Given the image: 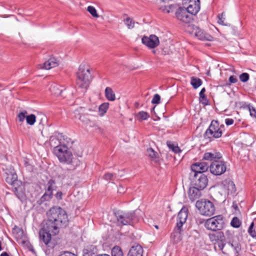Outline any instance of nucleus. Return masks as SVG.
Segmentation results:
<instances>
[{
  "mask_svg": "<svg viewBox=\"0 0 256 256\" xmlns=\"http://www.w3.org/2000/svg\"><path fill=\"white\" fill-rule=\"evenodd\" d=\"M200 102H202L204 105L208 104V100L206 96H202V97L200 98Z\"/></svg>",
  "mask_w": 256,
  "mask_h": 256,
  "instance_id": "nucleus-49",
  "label": "nucleus"
},
{
  "mask_svg": "<svg viewBox=\"0 0 256 256\" xmlns=\"http://www.w3.org/2000/svg\"><path fill=\"white\" fill-rule=\"evenodd\" d=\"M226 169L225 162L222 160H214L210 166V170L214 176L222 175L226 171Z\"/></svg>",
  "mask_w": 256,
  "mask_h": 256,
  "instance_id": "nucleus-10",
  "label": "nucleus"
},
{
  "mask_svg": "<svg viewBox=\"0 0 256 256\" xmlns=\"http://www.w3.org/2000/svg\"><path fill=\"white\" fill-rule=\"evenodd\" d=\"M2 243L1 242H0V251L2 250Z\"/></svg>",
  "mask_w": 256,
  "mask_h": 256,
  "instance_id": "nucleus-56",
  "label": "nucleus"
},
{
  "mask_svg": "<svg viewBox=\"0 0 256 256\" xmlns=\"http://www.w3.org/2000/svg\"><path fill=\"white\" fill-rule=\"evenodd\" d=\"M242 224L241 221L240 220V219L237 217H234L231 222H230V225L235 228H239Z\"/></svg>",
  "mask_w": 256,
  "mask_h": 256,
  "instance_id": "nucleus-36",
  "label": "nucleus"
},
{
  "mask_svg": "<svg viewBox=\"0 0 256 256\" xmlns=\"http://www.w3.org/2000/svg\"><path fill=\"white\" fill-rule=\"evenodd\" d=\"M225 122L227 126H230L234 124V120L232 118H226L225 120Z\"/></svg>",
  "mask_w": 256,
  "mask_h": 256,
  "instance_id": "nucleus-51",
  "label": "nucleus"
},
{
  "mask_svg": "<svg viewBox=\"0 0 256 256\" xmlns=\"http://www.w3.org/2000/svg\"><path fill=\"white\" fill-rule=\"evenodd\" d=\"M92 80V75L89 68L80 66L77 72L76 84L80 88L86 90Z\"/></svg>",
  "mask_w": 256,
  "mask_h": 256,
  "instance_id": "nucleus-4",
  "label": "nucleus"
},
{
  "mask_svg": "<svg viewBox=\"0 0 256 256\" xmlns=\"http://www.w3.org/2000/svg\"><path fill=\"white\" fill-rule=\"evenodd\" d=\"M188 216V209L185 206L182 207L179 212L177 216V222L176 226L177 229L180 228H183V225L186 223Z\"/></svg>",
  "mask_w": 256,
  "mask_h": 256,
  "instance_id": "nucleus-15",
  "label": "nucleus"
},
{
  "mask_svg": "<svg viewBox=\"0 0 256 256\" xmlns=\"http://www.w3.org/2000/svg\"><path fill=\"white\" fill-rule=\"evenodd\" d=\"M105 96L108 100L114 101L116 100L115 94L110 87H106L105 89Z\"/></svg>",
  "mask_w": 256,
  "mask_h": 256,
  "instance_id": "nucleus-27",
  "label": "nucleus"
},
{
  "mask_svg": "<svg viewBox=\"0 0 256 256\" xmlns=\"http://www.w3.org/2000/svg\"><path fill=\"white\" fill-rule=\"evenodd\" d=\"M202 82L201 79L194 76L190 78V84L194 89H196L202 84Z\"/></svg>",
  "mask_w": 256,
  "mask_h": 256,
  "instance_id": "nucleus-28",
  "label": "nucleus"
},
{
  "mask_svg": "<svg viewBox=\"0 0 256 256\" xmlns=\"http://www.w3.org/2000/svg\"><path fill=\"white\" fill-rule=\"evenodd\" d=\"M192 182L194 186L204 190L208 184V178L207 176L204 174L194 173Z\"/></svg>",
  "mask_w": 256,
  "mask_h": 256,
  "instance_id": "nucleus-11",
  "label": "nucleus"
},
{
  "mask_svg": "<svg viewBox=\"0 0 256 256\" xmlns=\"http://www.w3.org/2000/svg\"><path fill=\"white\" fill-rule=\"evenodd\" d=\"M58 64V60L54 57L50 58L47 61L45 62L42 65H40L41 68L50 70L52 68L56 67Z\"/></svg>",
  "mask_w": 256,
  "mask_h": 256,
  "instance_id": "nucleus-21",
  "label": "nucleus"
},
{
  "mask_svg": "<svg viewBox=\"0 0 256 256\" xmlns=\"http://www.w3.org/2000/svg\"><path fill=\"white\" fill-rule=\"evenodd\" d=\"M6 181L14 187V192L18 198H22L24 194V186L20 180H18V176L15 172L6 174Z\"/></svg>",
  "mask_w": 256,
  "mask_h": 256,
  "instance_id": "nucleus-5",
  "label": "nucleus"
},
{
  "mask_svg": "<svg viewBox=\"0 0 256 256\" xmlns=\"http://www.w3.org/2000/svg\"><path fill=\"white\" fill-rule=\"evenodd\" d=\"M224 127L223 124H220L218 120H212L204 134V138L206 140L208 139L210 141L212 138H220L224 130Z\"/></svg>",
  "mask_w": 256,
  "mask_h": 256,
  "instance_id": "nucleus-3",
  "label": "nucleus"
},
{
  "mask_svg": "<svg viewBox=\"0 0 256 256\" xmlns=\"http://www.w3.org/2000/svg\"><path fill=\"white\" fill-rule=\"evenodd\" d=\"M116 174L113 173L107 172L103 176V178L107 181L113 180Z\"/></svg>",
  "mask_w": 256,
  "mask_h": 256,
  "instance_id": "nucleus-43",
  "label": "nucleus"
},
{
  "mask_svg": "<svg viewBox=\"0 0 256 256\" xmlns=\"http://www.w3.org/2000/svg\"><path fill=\"white\" fill-rule=\"evenodd\" d=\"M167 144L170 149L172 150L175 153H179L181 152V150L178 146H175L170 142H167Z\"/></svg>",
  "mask_w": 256,
  "mask_h": 256,
  "instance_id": "nucleus-39",
  "label": "nucleus"
},
{
  "mask_svg": "<svg viewBox=\"0 0 256 256\" xmlns=\"http://www.w3.org/2000/svg\"><path fill=\"white\" fill-rule=\"evenodd\" d=\"M218 24H221L222 25H226L224 23V20H225L224 12H222L220 14H218Z\"/></svg>",
  "mask_w": 256,
  "mask_h": 256,
  "instance_id": "nucleus-45",
  "label": "nucleus"
},
{
  "mask_svg": "<svg viewBox=\"0 0 256 256\" xmlns=\"http://www.w3.org/2000/svg\"><path fill=\"white\" fill-rule=\"evenodd\" d=\"M249 74L246 72H244L240 76V80L244 82H246L249 80Z\"/></svg>",
  "mask_w": 256,
  "mask_h": 256,
  "instance_id": "nucleus-44",
  "label": "nucleus"
},
{
  "mask_svg": "<svg viewBox=\"0 0 256 256\" xmlns=\"http://www.w3.org/2000/svg\"><path fill=\"white\" fill-rule=\"evenodd\" d=\"M208 238L211 242L214 244H217L220 250L222 248L224 243V232L220 230H218L214 233L208 234Z\"/></svg>",
  "mask_w": 256,
  "mask_h": 256,
  "instance_id": "nucleus-12",
  "label": "nucleus"
},
{
  "mask_svg": "<svg viewBox=\"0 0 256 256\" xmlns=\"http://www.w3.org/2000/svg\"><path fill=\"white\" fill-rule=\"evenodd\" d=\"M54 152L60 162L68 166L70 170H74L80 164L78 158H74L71 152L65 145H58L54 148Z\"/></svg>",
  "mask_w": 256,
  "mask_h": 256,
  "instance_id": "nucleus-2",
  "label": "nucleus"
},
{
  "mask_svg": "<svg viewBox=\"0 0 256 256\" xmlns=\"http://www.w3.org/2000/svg\"><path fill=\"white\" fill-rule=\"evenodd\" d=\"M114 214L118 222L122 225H132L138 220L134 211L124 212L118 210Z\"/></svg>",
  "mask_w": 256,
  "mask_h": 256,
  "instance_id": "nucleus-6",
  "label": "nucleus"
},
{
  "mask_svg": "<svg viewBox=\"0 0 256 256\" xmlns=\"http://www.w3.org/2000/svg\"><path fill=\"white\" fill-rule=\"evenodd\" d=\"M0 87H1V84H0Z\"/></svg>",
  "mask_w": 256,
  "mask_h": 256,
  "instance_id": "nucleus-59",
  "label": "nucleus"
},
{
  "mask_svg": "<svg viewBox=\"0 0 256 256\" xmlns=\"http://www.w3.org/2000/svg\"><path fill=\"white\" fill-rule=\"evenodd\" d=\"M222 248L220 250L225 254L236 256L241 250V245L238 238L228 242H224Z\"/></svg>",
  "mask_w": 256,
  "mask_h": 256,
  "instance_id": "nucleus-9",
  "label": "nucleus"
},
{
  "mask_svg": "<svg viewBox=\"0 0 256 256\" xmlns=\"http://www.w3.org/2000/svg\"><path fill=\"white\" fill-rule=\"evenodd\" d=\"M147 155L152 159L154 160L158 157V153L155 152L152 148L147 149Z\"/></svg>",
  "mask_w": 256,
  "mask_h": 256,
  "instance_id": "nucleus-38",
  "label": "nucleus"
},
{
  "mask_svg": "<svg viewBox=\"0 0 256 256\" xmlns=\"http://www.w3.org/2000/svg\"><path fill=\"white\" fill-rule=\"evenodd\" d=\"M52 192L48 191V190H45V192L44 194V195L41 197L40 200L42 202L50 200L52 198Z\"/></svg>",
  "mask_w": 256,
  "mask_h": 256,
  "instance_id": "nucleus-30",
  "label": "nucleus"
},
{
  "mask_svg": "<svg viewBox=\"0 0 256 256\" xmlns=\"http://www.w3.org/2000/svg\"><path fill=\"white\" fill-rule=\"evenodd\" d=\"M236 105L237 106H238L240 108L244 109H248L250 108V106H251L250 104H247L246 102H236Z\"/></svg>",
  "mask_w": 256,
  "mask_h": 256,
  "instance_id": "nucleus-40",
  "label": "nucleus"
},
{
  "mask_svg": "<svg viewBox=\"0 0 256 256\" xmlns=\"http://www.w3.org/2000/svg\"><path fill=\"white\" fill-rule=\"evenodd\" d=\"M28 114V112L26 110H24L23 112H20L17 116L18 119V121L20 122H23L24 120L26 119V114Z\"/></svg>",
  "mask_w": 256,
  "mask_h": 256,
  "instance_id": "nucleus-42",
  "label": "nucleus"
},
{
  "mask_svg": "<svg viewBox=\"0 0 256 256\" xmlns=\"http://www.w3.org/2000/svg\"><path fill=\"white\" fill-rule=\"evenodd\" d=\"M206 230L212 232L220 230L225 226L224 218L222 215H218L206 220L204 222Z\"/></svg>",
  "mask_w": 256,
  "mask_h": 256,
  "instance_id": "nucleus-7",
  "label": "nucleus"
},
{
  "mask_svg": "<svg viewBox=\"0 0 256 256\" xmlns=\"http://www.w3.org/2000/svg\"><path fill=\"white\" fill-rule=\"evenodd\" d=\"M222 154L219 152H206L203 156V159L210 161L216 160L215 159H220L222 158Z\"/></svg>",
  "mask_w": 256,
  "mask_h": 256,
  "instance_id": "nucleus-24",
  "label": "nucleus"
},
{
  "mask_svg": "<svg viewBox=\"0 0 256 256\" xmlns=\"http://www.w3.org/2000/svg\"><path fill=\"white\" fill-rule=\"evenodd\" d=\"M248 232L251 236L256 238V218L251 223L248 229Z\"/></svg>",
  "mask_w": 256,
  "mask_h": 256,
  "instance_id": "nucleus-29",
  "label": "nucleus"
},
{
  "mask_svg": "<svg viewBox=\"0 0 256 256\" xmlns=\"http://www.w3.org/2000/svg\"><path fill=\"white\" fill-rule=\"evenodd\" d=\"M62 192L60 191H59L56 192L55 196L58 200H60L62 198Z\"/></svg>",
  "mask_w": 256,
  "mask_h": 256,
  "instance_id": "nucleus-52",
  "label": "nucleus"
},
{
  "mask_svg": "<svg viewBox=\"0 0 256 256\" xmlns=\"http://www.w3.org/2000/svg\"><path fill=\"white\" fill-rule=\"evenodd\" d=\"M56 188L55 180L53 179L50 180L46 184V188L45 190H48V191L53 192Z\"/></svg>",
  "mask_w": 256,
  "mask_h": 256,
  "instance_id": "nucleus-32",
  "label": "nucleus"
},
{
  "mask_svg": "<svg viewBox=\"0 0 256 256\" xmlns=\"http://www.w3.org/2000/svg\"><path fill=\"white\" fill-rule=\"evenodd\" d=\"M47 220L40 230V238L46 245L50 246L52 236L57 234L60 229L66 226L68 216L66 212L60 206H53L46 212Z\"/></svg>",
  "mask_w": 256,
  "mask_h": 256,
  "instance_id": "nucleus-1",
  "label": "nucleus"
},
{
  "mask_svg": "<svg viewBox=\"0 0 256 256\" xmlns=\"http://www.w3.org/2000/svg\"><path fill=\"white\" fill-rule=\"evenodd\" d=\"M229 82L230 83L234 84L238 82V79L234 76H231L229 78Z\"/></svg>",
  "mask_w": 256,
  "mask_h": 256,
  "instance_id": "nucleus-50",
  "label": "nucleus"
},
{
  "mask_svg": "<svg viewBox=\"0 0 256 256\" xmlns=\"http://www.w3.org/2000/svg\"><path fill=\"white\" fill-rule=\"evenodd\" d=\"M143 252L142 246L137 244L131 247L128 252V256H142Z\"/></svg>",
  "mask_w": 256,
  "mask_h": 256,
  "instance_id": "nucleus-22",
  "label": "nucleus"
},
{
  "mask_svg": "<svg viewBox=\"0 0 256 256\" xmlns=\"http://www.w3.org/2000/svg\"><path fill=\"white\" fill-rule=\"evenodd\" d=\"M62 86L56 84H52L50 88V90L52 94L58 96L62 94L63 90Z\"/></svg>",
  "mask_w": 256,
  "mask_h": 256,
  "instance_id": "nucleus-25",
  "label": "nucleus"
},
{
  "mask_svg": "<svg viewBox=\"0 0 256 256\" xmlns=\"http://www.w3.org/2000/svg\"><path fill=\"white\" fill-rule=\"evenodd\" d=\"M224 242H228L238 239L234 235V231L232 230H228L224 233Z\"/></svg>",
  "mask_w": 256,
  "mask_h": 256,
  "instance_id": "nucleus-26",
  "label": "nucleus"
},
{
  "mask_svg": "<svg viewBox=\"0 0 256 256\" xmlns=\"http://www.w3.org/2000/svg\"><path fill=\"white\" fill-rule=\"evenodd\" d=\"M109 104L108 102H104L102 104L99 106V112L100 116H102L106 112L108 108Z\"/></svg>",
  "mask_w": 256,
  "mask_h": 256,
  "instance_id": "nucleus-33",
  "label": "nucleus"
},
{
  "mask_svg": "<svg viewBox=\"0 0 256 256\" xmlns=\"http://www.w3.org/2000/svg\"><path fill=\"white\" fill-rule=\"evenodd\" d=\"M0 256H10L6 252H3L0 255Z\"/></svg>",
  "mask_w": 256,
  "mask_h": 256,
  "instance_id": "nucleus-54",
  "label": "nucleus"
},
{
  "mask_svg": "<svg viewBox=\"0 0 256 256\" xmlns=\"http://www.w3.org/2000/svg\"><path fill=\"white\" fill-rule=\"evenodd\" d=\"M194 34L199 40H202L211 41L213 38L210 34L204 32L198 28L194 29Z\"/></svg>",
  "mask_w": 256,
  "mask_h": 256,
  "instance_id": "nucleus-19",
  "label": "nucleus"
},
{
  "mask_svg": "<svg viewBox=\"0 0 256 256\" xmlns=\"http://www.w3.org/2000/svg\"><path fill=\"white\" fill-rule=\"evenodd\" d=\"M183 231V228H180V229L178 230L177 226H176L170 235V240L174 244H178L182 240L181 234Z\"/></svg>",
  "mask_w": 256,
  "mask_h": 256,
  "instance_id": "nucleus-17",
  "label": "nucleus"
},
{
  "mask_svg": "<svg viewBox=\"0 0 256 256\" xmlns=\"http://www.w3.org/2000/svg\"><path fill=\"white\" fill-rule=\"evenodd\" d=\"M206 92V88H202L200 92V98L202 97V96H205L204 92Z\"/></svg>",
  "mask_w": 256,
  "mask_h": 256,
  "instance_id": "nucleus-53",
  "label": "nucleus"
},
{
  "mask_svg": "<svg viewBox=\"0 0 256 256\" xmlns=\"http://www.w3.org/2000/svg\"><path fill=\"white\" fill-rule=\"evenodd\" d=\"M248 110L250 113V115L251 116L254 117L256 118V108L252 106H250V108L248 109Z\"/></svg>",
  "mask_w": 256,
  "mask_h": 256,
  "instance_id": "nucleus-48",
  "label": "nucleus"
},
{
  "mask_svg": "<svg viewBox=\"0 0 256 256\" xmlns=\"http://www.w3.org/2000/svg\"><path fill=\"white\" fill-rule=\"evenodd\" d=\"M112 256H124L121 248L118 246H114L111 251Z\"/></svg>",
  "mask_w": 256,
  "mask_h": 256,
  "instance_id": "nucleus-31",
  "label": "nucleus"
},
{
  "mask_svg": "<svg viewBox=\"0 0 256 256\" xmlns=\"http://www.w3.org/2000/svg\"><path fill=\"white\" fill-rule=\"evenodd\" d=\"M210 168V166L206 162H196L191 166L192 171L194 173L199 174L205 172Z\"/></svg>",
  "mask_w": 256,
  "mask_h": 256,
  "instance_id": "nucleus-16",
  "label": "nucleus"
},
{
  "mask_svg": "<svg viewBox=\"0 0 256 256\" xmlns=\"http://www.w3.org/2000/svg\"><path fill=\"white\" fill-rule=\"evenodd\" d=\"M176 16L179 20L186 24L190 23L192 20V16L184 7H180L177 9Z\"/></svg>",
  "mask_w": 256,
  "mask_h": 256,
  "instance_id": "nucleus-13",
  "label": "nucleus"
},
{
  "mask_svg": "<svg viewBox=\"0 0 256 256\" xmlns=\"http://www.w3.org/2000/svg\"><path fill=\"white\" fill-rule=\"evenodd\" d=\"M136 116L140 120H147L149 118L150 116L148 112L141 111L136 114Z\"/></svg>",
  "mask_w": 256,
  "mask_h": 256,
  "instance_id": "nucleus-35",
  "label": "nucleus"
},
{
  "mask_svg": "<svg viewBox=\"0 0 256 256\" xmlns=\"http://www.w3.org/2000/svg\"><path fill=\"white\" fill-rule=\"evenodd\" d=\"M124 22L129 29L133 28L134 26V22L130 17L124 19Z\"/></svg>",
  "mask_w": 256,
  "mask_h": 256,
  "instance_id": "nucleus-34",
  "label": "nucleus"
},
{
  "mask_svg": "<svg viewBox=\"0 0 256 256\" xmlns=\"http://www.w3.org/2000/svg\"><path fill=\"white\" fill-rule=\"evenodd\" d=\"M154 227L156 228V229H158V225H155L154 226Z\"/></svg>",
  "mask_w": 256,
  "mask_h": 256,
  "instance_id": "nucleus-57",
  "label": "nucleus"
},
{
  "mask_svg": "<svg viewBox=\"0 0 256 256\" xmlns=\"http://www.w3.org/2000/svg\"><path fill=\"white\" fill-rule=\"evenodd\" d=\"M202 222H203V221H201V220H200V224L202 223Z\"/></svg>",
  "mask_w": 256,
  "mask_h": 256,
  "instance_id": "nucleus-58",
  "label": "nucleus"
},
{
  "mask_svg": "<svg viewBox=\"0 0 256 256\" xmlns=\"http://www.w3.org/2000/svg\"><path fill=\"white\" fill-rule=\"evenodd\" d=\"M97 256H110L108 254H98Z\"/></svg>",
  "mask_w": 256,
  "mask_h": 256,
  "instance_id": "nucleus-55",
  "label": "nucleus"
},
{
  "mask_svg": "<svg viewBox=\"0 0 256 256\" xmlns=\"http://www.w3.org/2000/svg\"><path fill=\"white\" fill-rule=\"evenodd\" d=\"M202 190L194 186L190 188L188 190V197L192 202L200 198L202 195L201 190Z\"/></svg>",
  "mask_w": 256,
  "mask_h": 256,
  "instance_id": "nucleus-18",
  "label": "nucleus"
},
{
  "mask_svg": "<svg viewBox=\"0 0 256 256\" xmlns=\"http://www.w3.org/2000/svg\"><path fill=\"white\" fill-rule=\"evenodd\" d=\"M58 256H76V255L71 252L64 251L61 252Z\"/></svg>",
  "mask_w": 256,
  "mask_h": 256,
  "instance_id": "nucleus-47",
  "label": "nucleus"
},
{
  "mask_svg": "<svg viewBox=\"0 0 256 256\" xmlns=\"http://www.w3.org/2000/svg\"><path fill=\"white\" fill-rule=\"evenodd\" d=\"M142 43L150 48H156L159 45L158 38L154 34L150 36H144L142 40Z\"/></svg>",
  "mask_w": 256,
  "mask_h": 256,
  "instance_id": "nucleus-14",
  "label": "nucleus"
},
{
  "mask_svg": "<svg viewBox=\"0 0 256 256\" xmlns=\"http://www.w3.org/2000/svg\"><path fill=\"white\" fill-rule=\"evenodd\" d=\"M36 120V116L34 114H31L27 116L26 117V121L28 124L30 125H33Z\"/></svg>",
  "mask_w": 256,
  "mask_h": 256,
  "instance_id": "nucleus-37",
  "label": "nucleus"
},
{
  "mask_svg": "<svg viewBox=\"0 0 256 256\" xmlns=\"http://www.w3.org/2000/svg\"><path fill=\"white\" fill-rule=\"evenodd\" d=\"M160 96L158 94H155L152 100L153 104H158L160 102Z\"/></svg>",
  "mask_w": 256,
  "mask_h": 256,
  "instance_id": "nucleus-46",
  "label": "nucleus"
},
{
  "mask_svg": "<svg viewBox=\"0 0 256 256\" xmlns=\"http://www.w3.org/2000/svg\"><path fill=\"white\" fill-rule=\"evenodd\" d=\"M196 206L200 213L204 216H211L215 212L214 204L209 200L204 199L198 200L196 202Z\"/></svg>",
  "mask_w": 256,
  "mask_h": 256,
  "instance_id": "nucleus-8",
  "label": "nucleus"
},
{
  "mask_svg": "<svg viewBox=\"0 0 256 256\" xmlns=\"http://www.w3.org/2000/svg\"><path fill=\"white\" fill-rule=\"evenodd\" d=\"M186 8L192 16L194 15H196L200 10V0H194V4H190Z\"/></svg>",
  "mask_w": 256,
  "mask_h": 256,
  "instance_id": "nucleus-20",
  "label": "nucleus"
},
{
  "mask_svg": "<svg viewBox=\"0 0 256 256\" xmlns=\"http://www.w3.org/2000/svg\"><path fill=\"white\" fill-rule=\"evenodd\" d=\"M87 10L94 18H98L99 16L97 14V12L94 7L92 6H88Z\"/></svg>",
  "mask_w": 256,
  "mask_h": 256,
  "instance_id": "nucleus-41",
  "label": "nucleus"
},
{
  "mask_svg": "<svg viewBox=\"0 0 256 256\" xmlns=\"http://www.w3.org/2000/svg\"><path fill=\"white\" fill-rule=\"evenodd\" d=\"M224 188L227 190L228 194H232L236 192V186L234 182L230 180H226L222 182Z\"/></svg>",
  "mask_w": 256,
  "mask_h": 256,
  "instance_id": "nucleus-23",
  "label": "nucleus"
}]
</instances>
